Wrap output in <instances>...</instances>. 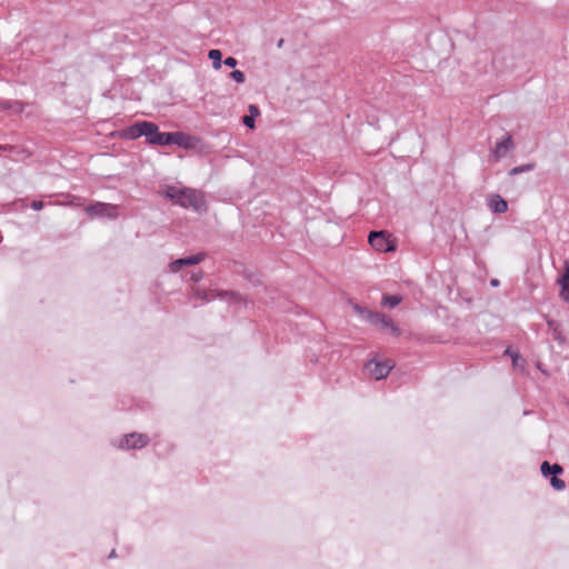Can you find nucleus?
I'll list each match as a JSON object with an SVG mask.
<instances>
[{"label":"nucleus","instance_id":"1","mask_svg":"<svg viewBox=\"0 0 569 569\" xmlns=\"http://www.w3.org/2000/svg\"><path fill=\"white\" fill-rule=\"evenodd\" d=\"M163 197L184 209H192L198 213H204L208 210L206 196L201 190L189 187L178 188L174 186H166Z\"/></svg>","mask_w":569,"mask_h":569},{"label":"nucleus","instance_id":"2","mask_svg":"<svg viewBox=\"0 0 569 569\" xmlns=\"http://www.w3.org/2000/svg\"><path fill=\"white\" fill-rule=\"evenodd\" d=\"M159 130V126L151 121H137L133 124L122 129L120 131V137L127 140H137L141 137L146 138V142L148 144L154 143V138Z\"/></svg>","mask_w":569,"mask_h":569},{"label":"nucleus","instance_id":"3","mask_svg":"<svg viewBox=\"0 0 569 569\" xmlns=\"http://www.w3.org/2000/svg\"><path fill=\"white\" fill-rule=\"evenodd\" d=\"M355 310L363 316V319L372 326H379L381 329L389 330L393 337L400 336L399 327L385 313L371 311L360 306H356Z\"/></svg>","mask_w":569,"mask_h":569},{"label":"nucleus","instance_id":"4","mask_svg":"<svg viewBox=\"0 0 569 569\" xmlns=\"http://www.w3.org/2000/svg\"><path fill=\"white\" fill-rule=\"evenodd\" d=\"M369 244L379 252H393L397 249L395 240L388 231H371L368 236Z\"/></svg>","mask_w":569,"mask_h":569},{"label":"nucleus","instance_id":"5","mask_svg":"<svg viewBox=\"0 0 569 569\" xmlns=\"http://www.w3.org/2000/svg\"><path fill=\"white\" fill-rule=\"evenodd\" d=\"M86 213L90 218H106L109 220H114L119 216V208L113 203L97 201L86 208Z\"/></svg>","mask_w":569,"mask_h":569},{"label":"nucleus","instance_id":"6","mask_svg":"<svg viewBox=\"0 0 569 569\" xmlns=\"http://www.w3.org/2000/svg\"><path fill=\"white\" fill-rule=\"evenodd\" d=\"M150 442V438L146 433L130 432L123 436L119 447L121 449H142Z\"/></svg>","mask_w":569,"mask_h":569},{"label":"nucleus","instance_id":"7","mask_svg":"<svg viewBox=\"0 0 569 569\" xmlns=\"http://www.w3.org/2000/svg\"><path fill=\"white\" fill-rule=\"evenodd\" d=\"M366 368L369 370L371 378H373L376 380H381V379H385L389 375V372L393 368V362H391L390 360H385V361L370 360L366 365Z\"/></svg>","mask_w":569,"mask_h":569},{"label":"nucleus","instance_id":"8","mask_svg":"<svg viewBox=\"0 0 569 569\" xmlns=\"http://www.w3.org/2000/svg\"><path fill=\"white\" fill-rule=\"evenodd\" d=\"M206 258L204 252H198L196 254H191L188 257L176 259L170 263V269L172 272H177L184 267H190L200 263Z\"/></svg>","mask_w":569,"mask_h":569},{"label":"nucleus","instance_id":"9","mask_svg":"<svg viewBox=\"0 0 569 569\" xmlns=\"http://www.w3.org/2000/svg\"><path fill=\"white\" fill-rule=\"evenodd\" d=\"M560 286V298L565 302H569V258L563 262V270L557 280Z\"/></svg>","mask_w":569,"mask_h":569},{"label":"nucleus","instance_id":"10","mask_svg":"<svg viewBox=\"0 0 569 569\" xmlns=\"http://www.w3.org/2000/svg\"><path fill=\"white\" fill-rule=\"evenodd\" d=\"M171 144L183 149H192L194 147L193 137L182 131H173L171 132Z\"/></svg>","mask_w":569,"mask_h":569},{"label":"nucleus","instance_id":"11","mask_svg":"<svg viewBox=\"0 0 569 569\" xmlns=\"http://www.w3.org/2000/svg\"><path fill=\"white\" fill-rule=\"evenodd\" d=\"M488 207L495 213H505L508 211V202L500 194H492L488 199Z\"/></svg>","mask_w":569,"mask_h":569},{"label":"nucleus","instance_id":"12","mask_svg":"<svg viewBox=\"0 0 569 569\" xmlns=\"http://www.w3.org/2000/svg\"><path fill=\"white\" fill-rule=\"evenodd\" d=\"M513 148L511 136H506L502 140L498 141L495 147V156L501 158L505 153Z\"/></svg>","mask_w":569,"mask_h":569},{"label":"nucleus","instance_id":"13","mask_svg":"<svg viewBox=\"0 0 569 569\" xmlns=\"http://www.w3.org/2000/svg\"><path fill=\"white\" fill-rule=\"evenodd\" d=\"M540 470L543 477L548 478L550 476L558 477L563 472L562 467L559 463L550 465L548 461H543L540 466Z\"/></svg>","mask_w":569,"mask_h":569},{"label":"nucleus","instance_id":"14","mask_svg":"<svg viewBox=\"0 0 569 569\" xmlns=\"http://www.w3.org/2000/svg\"><path fill=\"white\" fill-rule=\"evenodd\" d=\"M259 113H260L259 108L256 104H250L249 106V114H247V116H244L242 118V123L247 128L253 129L254 128V120L259 116Z\"/></svg>","mask_w":569,"mask_h":569},{"label":"nucleus","instance_id":"15","mask_svg":"<svg viewBox=\"0 0 569 569\" xmlns=\"http://www.w3.org/2000/svg\"><path fill=\"white\" fill-rule=\"evenodd\" d=\"M547 326L552 331L553 339L556 341H558L559 343H563L565 338L562 337L561 331H560V323L553 319H548Z\"/></svg>","mask_w":569,"mask_h":569},{"label":"nucleus","instance_id":"16","mask_svg":"<svg viewBox=\"0 0 569 569\" xmlns=\"http://www.w3.org/2000/svg\"><path fill=\"white\" fill-rule=\"evenodd\" d=\"M402 300L401 296L398 295H385L381 300V305L383 307H388L390 309L396 308Z\"/></svg>","mask_w":569,"mask_h":569},{"label":"nucleus","instance_id":"17","mask_svg":"<svg viewBox=\"0 0 569 569\" xmlns=\"http://www.w3.org/2000/svg\"><path fill=\"white\" fill-rule=\"evenodd\" d=\"M154 138L153 146H171V132H161L158 130L157 136Z\"/></svg>","mask_w":569,"mask_h":569},{"label":"nucleus","instance_id":"18","mask_svg":"<svg viewBox=\"0 0 569 569\" xmlns=\"http://www.w3.org/2000/svg\"><path fill=\"white\" fill-rule=\"evenodd\" d=\"M208 58L212 61L213 69L218 70L221 68L222 52L219 49H211L208 53Z\"/></svg>","mask_w":569,"mask_h":569},{"label":"nucleus","instance_id":"19","mask_svg":"<svg viewBox=\"0 0 569 569\" xmlns=\"http://www.w3.org/2000/svg\"><path fill=\"white\" fill-rule=\"evenodd\" d=\"M536 168L535 162H528L521 166L513 167L509 170V176H517L523 172L532 171Z\"/></svg>","mask_w":569,"mask_h":569},{"label":"nucleus","instance_id":"20","mask_svg":"<svg viewBox=\"0 0 569 569\" xmlns=\"http://www.w3.org/2000/svg\"><path fill=\"white\" fill-rule=\"evenodd\" d=\"M10 109L9 111L20 114L24 111L26 103L20 100H9Z\"/></svg>","mask_w":569,"mask_h":569},{"label":"nucleus","instance_id":"21","mask_svg":"<svg viewBox=\"0 0 569 569\" xmlns=\"http://www.w3.org/2000/svg\"><path fill=\"white\" fill-rule=\"evenodd\" d=\"M550 485L557 491H561L566 487L565 481L562 479L558 478V477H551L550 478Z\"/></svg>","mask_w":569,"mask_h":569},{"label":"nucleus","instance_id":"22","mask_svg":"<svg viewBox=\"0 0 569 569\" xmlns=\"http://www.w3.org/2000/svg\"><path fill=\"white\" fill-rule=\"evenodd\" d=\"M229 77L236 81L237 83H243L246 81V76L242 71L234 69L230 72Z\"/></svg>","mask_w":569,"mask_h":569},{"label":"nucleus","instance_id":"23","mask_svg":"<svg viewBox=\"0 0 569 569\" xmlns=\"http://www.w3.org/2000/svg\"><path fill=\"white\" fill-rule=\"evenodd\" d=\"M219 297H230L232 301L234 302H239L241 301V295L238 293V292H234V291H219L218 295Z\"/></svg>","mask_w":569,"mask_h":569},{"label":"nucleus","instance_id":"24","mask_svg":"<svg viewBox=\"0 0 569 569\" xmlns=\"http://www.w3.org/2000/svg\"><path fill=\"white\" fill-rule=\"evenodd\" d=\"M223 64L229 67V68L234 69L237 67V64H238V60L234 57H227L223 60Z\"/></svg>","mask_w":569,"mask_h":569},{"label":"nucleus","instance_id":"25","mask_svg":"<svg viewBox=\"0 0 569 569\" xmlns=\"http://www.w3.org/2000/svg\"><path fill=\"white\" fill-rule=\"evenodd\" d=\"M43 201L41 200H33L30 204V207L34 210V211H39L43 208Z\"/></svg>","mask_w":569,"mask_h":569},{"label":"nucleus","instance_id":"26","mask_svg":"<svg viewBox=\"0 0 569 569\" xmlns=\"http://www.w3.org/2000/svg\"><path fill=\"white\" fill-rule=\"evenodd\" d=\"M203 278L202 271H197L191 273V281L199 282Z\"/></svg>","mask_w":569,"mask_h":569},{"label":"nucleus","instance_id":"27","mask_svg":"<svg viewBox=\"0 0 569 569\" xmlns=\"http://www.w3.org/2000/svg\"><path fill=\"white\" fill-rule=\"evenodd\" d=\"M9 109H10L9 100H0V112L9 111Z\"/></svg>","mask_w":569,"mask_h":569},{"label":"nucleus","instance_id":"28","mask_svg":"<svg viewBox=\"0 0 569 569\" xmlns=\"http://www.w3.org/2000/svg\"><path fill=\"white\" fill-rule=\"evenodd\" d=\"M16 150V147L12 144H0V151L12 152Z\"/></svg>","mask_w":569,"mask_h":569},{"label":"nucleus","instance_id":"29","mask_svg":"<svg viewBox=\"0 0 569 569\" xmlns=\"http://www.w3.org/2000/svg\"><path fill=\"white\" fill-rule=\"evenodd\" d=\"M243 276H244V278H246V279H248L249 281H251V282H253V283H256V282H257V281H256V276H254L252 272H247V271H246Z\"/></svg>","mask_w":569,"mask_h":569},{"label":"nucleus","instance_id":"30","mask_svg":"<svg viewBox=\"0 0 569 569\" xmlns=\"http://www.w3.org/2000/svg\"><path fill=\"white\" fill-rule=\"evenodd\" d=\"M506 353H507V355H509V356H511V357L513 358V361H515V360H516V358L518 357V353H517V352H511V350H510L509 348L506 350Z\"/></svg>","mask_w":569,"mask_h":569},{"label":"nucleus","instance_id":"31","mask_svg":"<svg viewBox=\"0 0 569 569\" xmlns=\"http://www.w3.org/2000/svg\"><path fill=\"white\" fill-rule=\"evenodd\" d=\"M490 284H491L492 287H498V286H499V280H497V279H492V280L490 281Z\"/></svg>","mask_w":569,"mask_h":569},{"label":"nucleus","instance_id":"32","mask_svg":"<svg viewBox=\"0 0 569 569\" xmlns=\"http://www.w3.org/2000/svg\"><path fill=\"white\" fill-rule=\"evenodd\" d=\"M283 43H284V40L283 39H279V41L277 42V47L280 49L283 47Z\"/></svg>","mask_w":569,"mask_h":569},{"label":"nucleus","instance_id":"33","mask_svg":"<svg viewBox=\"0 0 569 569\" xmlns=\"http://www.w3.org/2000/svg\"><path fill=\"white\" fill-rule=\"evenodd\" d=\"M116 557V550L112 549L111 552L109 553L108 558L111 559V558H114Z\"/></svg>","mask_w":569,"mask_h":569}]
</instances>
